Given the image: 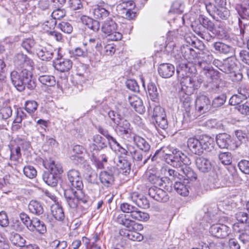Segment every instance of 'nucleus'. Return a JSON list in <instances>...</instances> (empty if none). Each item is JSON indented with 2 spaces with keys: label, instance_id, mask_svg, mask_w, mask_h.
Instances as JSON below:
<instances>
[{
  "label": "nucleus",
  "instance_id": "f257e3e1",
  "mask_svg": "<svg viewBox=\"0 0 249 249\" xmlns=\"http://www.w3.org/2000/svg\"><path fill=\"white\" fill-rule=\"evenodd\" d=\"M196 65L202 69L204 74L208 78L210 92L212 93H219L221 92L222 88L220 86V73L214 70L206 61H198Z\"/></svg>",
  "mask_w": 249,
  "mask_h": 249
},
{
  "label": "nucleus",
  "instance_id": "f03ea898",
  "mask_svg": "<svg viewBox=\"0 0 249 249\" xmlns=\"http://www.w3.org/2000/svg\"><path fill=\"white\" fill-rule=\"evenodd\" d=\"M213 139L208 136H202L199 139L190 138L187 141V146L193 154L200 155L204 150H211L213 148Z\"/></svg>",
  "mask_w": 249,
  "mask_h": 249
},
{
  "label": "nucleus",
  "instance_id": "7ed1b4c3",
  "mask_svg": "<svg viewBox=\"0 0 249 249\" xmlns=\"http://www.w3.org/2000/svg\"><path fill=\"white\" fill-rule=\"evenodd\" d=\"M64 196L68 206L71 209H75L78 204L83 203L88 207L89 200L88 196H86L82 190L69 189L65 190Z\"/></svg>",
  "mask_w": 249,
  "mask_h": 249
},
{
  "label": "nucleus",
  "instance_id": "20e7f679",
  "mask_svg": "<svg viewBox=\"0 0 249 249\" xmlns=\"http://www.w3.org/2000/svg\"><path fill=\"white\" fill-rule=\"evenodd\" d=\"M242 79L243 74L241 70L237 67V65H234V81L236 80L237 82L236 85L237 93L234 92V97H235L236 102L238 103L246 99L249 96L246 85L242 81Z\"/></svg>",
  "mask_w": 249,
  "mask_h": 249
},
{
  "label": "nucleus",
  "instance_id": "39448f33",
  "mask_svg": "<svg viewBox=\"0 0 249 249\" xmlns=\"http://www.w3.org/2000/svg\"><path fill=\"white\" fill-rule=\"evenodd\" d=\"M118 25L112 18L109 17L102 23V32L112 41L121 39L122 35L117 31Z\"/></svg>",
  "mask_w": 249,
  "mask_h": 249
},
{
  "label": "nucleus",
  "instance_id": "423d86ee",
  "mask_svg": "<svg viewBox=\"0 0 249 249\" xmlns=\"http://www.w3.org/2000/svg\"><path fill=\"white\" fill-rule=\"evenodd\" d=\"M166 162L172 166L180 170L186 164H190L191 160L181 151L174 149L172 155L168 158H165Z\"/></svg>",
  "mask_w": 249,
  "mask_h": 249
},
{
  "label": "nucleus",
  "instance_id": "0eeeda50",
  "mask_svg": "<svg viewBox=\"0 0 249 249\" xmlns=\"http://www.w3.org/2000/svg\"><path fill=\"white\" fill-rule=\"evenodd\" d=\"M152 122L157 129H165L168 124L164 109L160 106H156L152 115Z\"/></svg>",
  "mask_w": 249,
  "mask_h": 249
},
{
  "label": "nucleus",
  "instance_id": "6e6552de",
  "mask_svg": "<svg viewBox=\"0 0 249 249\" xmlns=\"http://www.w3.org/2000/svg\"><path fill=\"white\" fill-rule=\"evenodd\" d=\"M202 83L201 79H194L190 76H186L180 79V90L179 92L192 95L195 89H197Z\"/></svg>",
  "mask_w": 249,
  "mask_h": 249
},
{
  "label": "nucleus",
  "instance_id": "1a4fd4ad",
  "mask_svg": "<svg viewBox=\"0 0 249 249\" xmlns=\"http://www.w3.org/2000/svg\"><path fill=\"white\" fill-rule=\"evenodd\" d=\"M206 8L209 14L217 21L227 19L230 15L229 10L225 7L218 8L211 3L206 4Z\"/></svg>",
  "mask_w": 249,
  "mask_h": 249
},
{
  "label": "nucleus",
  "instance_id": "9d476101",
  "mask_svg": "<svg viewBox=\"0 0 249 249\" xmlns=\"http://www.w3.org/2000/svg\"><path fill=\"white\" fill-rule=\"evenodd\" d=\"M191 96V95H187L182 92L179 93V99L185 110L184 116L187 117L190 121L193 120L196 118L195 115H193V99Z\"/></svg>",
  "mask_w": 249,
  "mask_h": 249
},
{
  "label": "nucleus",
  "instance_id": "9b49d317",
  "mask_svg": "<svg viewBox=\"0 0 249 249\" xmlns=\"http://www.w3.org/2000/svg\"><path fill=\"white\" fill-rule=\"evenodd\" d=\"M212 106L211 102L207 96L203 94L197 95L196 100V109L198 115L208 112Z\"/></svg>",
  "mask_w": 249,
  "mask_h": 249
},
{
  "label": "nucleus",
  "instance_id": "f8f14e48",
  "mask_svg": "<svg viewBox=\"0 0 249 249\" xmlns=\"http://www.w3.org/2000/svg\"><path fill=\"white\" fill-rule=\"evenodd\" d=\"M67 178L70 183V189L82 190L83 184L79 171L75 169L70 170L67 172Z\"/></svg>",
  "mask_w": 249,
  "mask_h": 249
},
{
  "label": "nucleus",
  "instance_id": "ddd939ff",
  "mask_svg": "<svg viewBox=\"0 0 249 249\" xmlns=\"http://www.w3.org/2000/svg\"><path fill=\"white\" fill-rule=\"evenodd\" d=\"M149 196L155 200L160 202H166L169 199L168 194L163 189L157 186H153L149 189Z\"/></svg>",
  "mask_w": 249,
  "mask_h": 249
},
{
  "label": "nucleus",
  "instance_id": "4468645a",
  "mask_svg": "<svg viewBox=\"0 0 249 249\" xmlns=\"http://www.w3.org/2000/svg\"><path fill=\"white\" fill-rule=\"evenodd\" d=\"M14 63L15 66L18 69H23L28 67L32 69L34 65L33 61L22 53H18L15 56Z\"/></svg>",
  "mask_w": 249,
  "mask_h": 249
},
{
  "label": "nucleus",
  "instance_id": "2eb2a0df",
  "mask_svg": "<svg viewBox=\"0 0 249 249\" xmlns=\"http://www.w3.org/2000/svg\"><path fill=\"white\" fill-rule=\"evenodd\" d=\"M55 69L60 72L68 71L72 68V62L71 60L58 56L53 61Z\"/></svg>",
  "mask_w": 249,
  "mask_h": 249
},
{
  "label": "nucleus",
  "instance_id": "dca6fc26",
  "mask_svg": "<svg viewBox=\"0 0 249 249\" xmlns=\"http://www.w3.org/2000/svg\"><path fill=\"white\" fill-rule=\"evenodd\" d=\"M128 145L129 147V153L130 154V157L133 160L140 162L143 159L142 165H144L149 159L150 156H146L145 153L146 152L137 149L134 145L131 144H128Z\"/></svg>",
  "mask_w": 249,
  "mask_h": 249
},
{
  "label": "nucleus",
  "instance_id": "f3484780",
  "mask_svg": "<svg viewBox=\"0 0 249 249\" xmlns=\"http://www.w3.org/2000/svg\"><path fill=\"white\" fill-rule=\"evenodd\" d=\"M229 227L224 224H216L212 225L210 229V232L217 238H224L229 234Z\"/></svg>",
  "mask_w": 249,
  "mask_h": 249
},
{
  "label": "nucleus",
  "instance_id": "a211bd4d",
  "mask_svg": "<svg viewBox=\"0 0 249 249\" xmlns=\"http://www.w3.org/2000/svg\"><path fill=\"white\" fill-rule=\"evenodd\" d=\"M115 131L121 136L130 135L132 129L129 123L124 118H122L115 124Z\"/></svg>",
  "mask_w": 249,
  "mask_h": 249
},
{
  "label": "nucleus",
  "instance_id": "6ab92c4d",
  "mask_svg": "<svg viewBox=\"0 0 249 249\" xmlns=\"http://www.w3.org/2000/svg\"><path fill=\"white\" fill-rule=\"evenodd\" d=\"M55 50L50 46L43 47L36 50V54L38 58L43 61H49L53 56Z\"/></svg>",
  "mask_w": 249,
  "mask_h": 249
},
{
  "label": "nucleus",
  "instance_id": "aec40b11",
  "mask_svg": "<svg viewBox=\"0 0 249 249\" xmlns=\"http://www.w3.org/2000/svg\"><path fill=\"white\" fill-rule=\"evenodd\" d=\"M196 165L197 169L202 173H208L212 168L211 162L203 157H197L196 159Z\"/></svg>",
  "mask_w": 249,
  "mask_h": 249
},
{
  "label": "nucleus",
  "instance_id": "412c9836",
  "mask_svg": "<svg viewBox=\"0 0 249 249\" xmlns=\"http://www.w3.org/2000/svg\"><path fill=\"white\" fill-rule=\"evenodd\" d=\"M235 218L238 221L235 224V228L236 230L241 229L242 230L245 229L246 226L249 225V215L244 211H239L236 213Z\"/></svg>",
  "mask_w": 249,
  "mask_h": 249
},
{
  "label": "nucleus",
  "instance_id": "4be33fe9",
  "mask_svg": "<svg viewBox=\"0 0 249 249\" xmlns=\"http://www.w3.org/2000/svg\"><path fill=\"white\" fill-rule=\"evenodd\" d=\"M158 72L162 77L168 78L174 74L175 67L170 63H162L159 66Z\"/></svg>",
  "mask_w": 249,
  "mask_h": 249
},
{
  "label": "nucleus",
  "instance_id": "5701e85b",
  "mask_svg": "<svg viewBox=\"0 0 249 249\" xmlns=\"http://www.w3.org/2000/svg\"><path fill=\"white\" fill-rule=\"evenodd\" d=\"M128 101L130 105L134 110L140 114L144 112L145 108L143 106L142 100L137 96L133 95L128 98Z\"/></svg>",
  "mask_w": 249,
  "mask_h": 249
},
{
  "label": "nucleus",
  "instance_id": "b1692460",
  "mask_svg": "<svg viewBox=\"0 0 249 249\" xmlns=\"http://www.w3.org/2000/svg\"><path fill=\"white\" fill-rule=\"evenodd\" d=\"M100 5H97L93 11L94 17L99 19H104L108 17L110 15V12L105 7L106 5L104 1L100 2Z\"/></svg>",
  "mask_w": 249,
  "mask_h": 249
},
{
  "label": "nucleus",
  "instance_id": "393cba45",
  "mask_svg": "<svg viewBox=\"0 0 249 249\" xmlns=\"http://www.w3.org/2000/svg\"><path fill=\"white\" fill-rule=\"evenodd\" d=\"M133 141L134 144L140 150L147 152L150 149V145L149 142L144 138L136 134L133 136Z\"/></svg>",
  "mask_w": 249,
  "mask_h": 249
},
{
  "label": "nucleus",
  "instance_id": "a878e982",
  "mask_svg": "<svg viewBox=\"0 0 249 249\" xmlns=\"http://www.w3.org/2000/svg\"><path fill=\"white\" fill-rule=\"evenodd\" d=\"M31 231H36L40 234H44L46 231V227L43 221H40L36 217L33 218L32 224L28 229Z\"/></svg>",
  "mask_w": 249,
  "mask_h": 249
},
{
  "label": "nucleus",
  "instance_id": "bb28decb",
  "mask_svg": "<svg viewBox=\"0 0 249 249\" xmlns=\"http://www.w3.org/2000/svg\"><path fill=\"white\" fill-rule=\"evenodd\" d=\"M10 76L12 82L17 89L20 91L24 90V83L19 74L17 71H14L11 72Z\"/></svg>",
  "mask_w": 249,
  "mask_h": 249
},
{
  "label": "nucleus",
  "instance_id": "cd10ccee",
  "mask_svg": "<svg viewBox=\"0 0 249 249\" xmlns=\"http://www.w3.org/2000/svg\"><path fill=\"white\" fill-rule=\"evenodd\" d=\"M189 164H186L180 170L182 173L181 175L182 178H184V180L195 181L197 178V176L196 173L189 166Z\"/></svg>",
  "mask_w": 249,
  "mask_h": 249
},
{
  "label": "nucleus",
  "instance_id": "c85d7f7f",
  "mask_svg": "<svg viewBox=\"0 0 249 249\" xmlns=\"http://www.w3.org/2000/svg\"><path fill=\"white\" fill-rule=\"evenodd\" d=\"M81 19L82 23L93 31H98L100 28L99 22L87 16H83Z\"/></svg>",
  "mask_w": 249,
  "mask_h": 249
},
{
  "label": "nucleus",
  "instance_id": "c756f323",
  "mask_svg": "<svg viewBox=\"0 0 249 249\" xmlns=\"http://www.w3.org/2000/svg\"><path fill=\"white\" fill-rule=\"evenodd\" d=\"M192 28L197 35L204 39L209 40L211 39V36L208 33L204 31L205 29L203 28V25L200 22L199 23L196 22L193 23Z\"/></svg>",
  "mask_w": 249,
  "mask_h": 249
},
{
  "label": "nucleus",
  "instance_id": "7c9ffc66",
  "mask_svg": "<svg viewBox=\"0 0 249 249\" xmlns=\"http://www.w3.org/2000/svg\"><path fill=\"white\" fill-rule=\"evenodd\" d=\"M101 182L107 187H110L114 181L113 174L111 172L107 171H103L101 172L99 176Z\"/></svg>",
  "mask_w": 249,
  "mask_h": 249
},
{
  "label": "nucleus",
  "instance_id": "2f4dec72",
  "mask_svg": "<svg viewBox=\"0 0 249 249\" xmlns=\"http://www.w3.org/2000/svg\"><path fill=\"white\" fill-rule=\"evenodd\" d=\"M230 138L227 133L219 134L216 137V143L220 148H227L231 142Z\"/></svg>",
  "mask_w": 249,
  "mask_h": 249
},
{
  "label": "nucleus",
  "instance_id": "473e14b6",
  "mask_svg": "<svg viewBox=\"0 0 249 249\" xmlns=\"http://www.w3.org/2000/svg\"><path fill=\"white\" fill-rule=\"evenodd\" d=\"M219 159L223 164L230 166V167L228 168V170L232 172L233 170V166L232 164V154L229 152L221 153L219 155Z\"/></svg>",
  "mask_w": 249,
  "mask_h": 249
},
{
  "label": "nucleus",
  "instance_id": "72a5a7b5",
  "mask_svg": "<svg viewBox=\"0 0 249 249\" xmlns=\"http://www.w3.org/2000/svg\"><path fill=\"white\" fill-rule=\"evenodd\" d=\"M234 224V236H237L243 243L249 241V225L246 226L245 229L242 230L241 229L236 230Z\"/></svg>",
  "mask_w": 249,
  "mask_h": 249
},
{
  "label": "nucleus",
  "instance_id": "f704fd0d",
  "mask_svg": "<svg viewBox=\"0 0 249 249\" xmlns=\"http://www.w3.org/2000/svg\"><path fill=\"white\" fill-rule=\"evenodd\" d=\"M51 213L54 218L58 221H62L65 217L62 207L58 203L51 206Z\"/></svg>",
  "mask_w": 249,
  "mask_h": 249
},
{
  "label": "nucleus",
  "instance_id": "c9c22d12",
  "mask_svg": "<svg viewBox=\"0 0 249 249\" xmlns=\"http://www.w3.org/2000/svg\"><path fill=\"white\" fill-rule=\"evenodd\" d=\"M28 208L31 213L37 215H40L44 212L42 205L36 200H31L29 204Z\"/></svg>",
  "mask_w": 249,
  "mask_h": 249
},
{
  "label": "nucleus",
  "instance_id": "e433bc0d",
  "mask_svg": "<svg viewBox=\"0 0 249 249\" xmlns=\"http://www.w3.org/2000/svg\"><path fill=\"white\" fill-rule=\"evenodd\" d=\"M42 178L44 182L48 185L52 187H55L57 184L58 179L59 177L51 174L49 172H46L43 174Z\"/></svg>",
  "mask_w": 249,
  "mask_h": 249
},
{
  "label": "nucleus",
  "instance_id": "4c0bfd02",
  "mask_svg": "<svg viewBox=\"0 0 249 249\" xmlns=\"http://www.w3.org/2000/svg\"><path fill=\"white\" fill-rule=\"evenodd\" d=\"M177 72L179 78H182L188 76L190 72V68L186 61L178 63L177 67Z\"/></svg>",
  "mask_w": 249,
  "mask_h": 249
},
{
  "label": "nucleus",
  "instance_id": "58836bf2",
  "mask_svg": "<svg viewBox=\"0 0 249 249\" xmlns=\"http://www.w3.org/2000/svg\"><path fill=\"white\" fill-rule=\"evenodd\" d=\"M38 79L42 85L48 87L53 86L56 83L55 77L51 75L39 74Z\"/></svg>",
  "mask_w": 249,
  "mask_h": 249
},
{
  "label": "nucleus",
  "instance_id": "ea45409f",
  "mask_svg": "<svg viewBox=\"0 0 249 249\" xmlns=\"http://www.w3.org/2000/svg\"><path fill=\"white\" fill-rule=\"evenodd\" d=\"M49 173L59 177L63 170L61 164L58 162H55L54 160H50L48 165Z\"/></svg>",
  "mask_w": 249,
  "mask_h": 249
},
{
  "label": "nucleus",
  "instance_id": "a19ab883",
  "mask_svg": "<svg viewBox=\"0 0 249 249\" xmlns=\"http://www.w3.org/2000/svg\"><path fill=\"white\" fill-rule=\"evenodd\" d=\"M199 21L203 25V28L206 29L210 32H213L215 29V25L213 22L204 15H200L199 17Z\"/></svg>",
  "mask_w": 249,
  "mask_h": 249
},
{
  "label": "nucleus",
  "instance_id": "79ce46f5",
  "mask_svg": "<svg viewBox=\"0 0 249 249\" xmlns=\"http://www.w3.org/2000/svg\"><path fill=\"white\" fill-rule=\"evenodd\" d=\"M118 147V151L120 152V155L118 156L117 160L118 161H128V158L130 157V154L129 153V145L127 144L126 146V148L123 147L120 144Z\"/></svg>",
  "mask_w": 249,
  "mask_h": 249
},
{
  "label": "nucleus",
  "instance_id": "37998d69",
  "mask_svg": "<svg viewBox=\"0 0 249 249\" xmlns=\"http://www.w3.org/2000/svg\"><path fill=\"white\" fill-rule=\"evenodd\" d=\"M147 90L150 99L153 101L157 102L159 99V93L155 83H149L147 86Z\"/></svg>",
  "mask_w": 249,
  "mask_h": 249
},
{
  "label": "nucleus",
  "instance_id": "c03bdc74",
  "mask_svg": "<svg viewBox=\"0 0 249 249\" xmlns=\"http://www.w3.org/2000/svg\"><path fill=\"white\" fill-rule=\"evenodd\" d=\"M234 145L237 148L239 147L247 138V134L241 130H237L234 132Z\"/></svg>",
  "mask_w": 249,
  "mask_h": 249
},
{
  "label": "nucleus",
  "instance_id": "a18cd8bd",
  "mask_svg": "<svg viewBox=\"0 0 249 249\" xmlns=\"http://www.w3.org/2000/svg\"><path fill=\"white\" fill-rule=\"evenodd\" d=\"M148 213L139 210L137 208L135 211L131 214V218L134 220L140 221H147L149 219Z\"/></svg>",
  "mask_w": 249,
  "mask_h": 249
},
{
  "label": "nucleus",
  "instance_id": "49530a36",
  "mask_svg": "<svg viewBox=\"0 0 249 249\" xmlns=\"http://www.w3.org/2000/svg\"><path fill=\"white\" fill-rule=\"evenodd\" d=\"M9 148L10 151V160L14 161L17 160L21 156V151L19 150V147L12 143L9 145Z\"/></svg>",
  "mask_w": 249,
  "mask_h": 249
},
{
  "label": "nucleus",
  "instance_id": "de8ad7c7",
  "mask_svg": "<svg viewBox=\"0 0 249 249\" xmlns=\"http://www.w3.org/2000/svg\"><path fill=\"white\" fill-rule=\"evenodd\" d=\"M10 240L13 244L21 247H23L26 242V240L18 233L12 234Z\"/></svg>",
  "mask_w": 249,
  "mask_h": 249
},
{
  "label": "nucleus",
  "instance_id": "09e8293b",
  "mask_svg": "<svg viewBox=\"0 0 249 249\" xmlns=\"http://www.w3.org/2000/svg\"><path fill=\"white\" fill-rule=\"evenodd\" d=\"M174 189L181 196H186L189 194V191L186 186L181 182L176 181L174 184Z\"/></svg>",
  "mask_w": 249,
  "mask_h": 249
},
{
  "label": "nucleus",
  "instance_id": "8fccbe9b",
  "mask_svg": "<svg viewBox=\"0 0 249 249\" xmlns=\"http://www.w3.org/2000/svg\"><path fill=\"white\" fill-rule=\"evenodd\" d=\"M243 101V100H242V102ZM234 102L236 104V105H234V112H238L245 115H249V107L248 105H239L241 101L238 103L236 102L235 97H234Z\"/></svg>",
  "mask_w": 249,
  "mask_h": 249
},
{
  "label": "nucleus",
  "instance_id": "3c124183",
  "mask_svg": "<svg viewBox=\"0 0 249 249\" xmlns=\"http://www.w3.org/2000/svg\"><path fill=\"white\" fill-rule=\"evenodd\" d=\"M246 6L243 7L242 5L236 7L238 15L243 18H249V2L246 0L245 2Z\"/></svg>",
  "mask_w": 249,
  "mask_h": 249
},
{
  "label": "nucleus",
  "instance_id": "603ef678",
  "mask_svg": "<svg viewBox=\"0 0 249 249\" xmlns=\"http://www.w3.org/2000/svg\"><path fill=\"white\" fill-rule=\"evenodd\" d=\"M13 143L17 145V146L19 147L20 151L21 149L23 150H28L30 146V143L29 142L20 138H16Z\"/></svg>",
  "mask_w": 249,
  "mask_h": 249
},
{
  "label": "nucleus",
  "instance_id": "864d4df0",
  "mask_svg": "<svg viewBox=\"0 0 249 249\" xmlns=\"http://www.w3.org/2000/svg\"><path fill=\"white\" fill-rule=\"evenodd\" d=\"M35 44L36 43L35 40L33 39L30 38L24 39L22 42V47L30 54L34 53V52L32 49L34 47Z\"/></svg>",
  "mask_w": 249,
  "mask_h": 249
},
{
  "label": "nucleus",
  "instance_id": "5fc2aeb1",
  "mask_svg": "<svg viewBox=\"0 0 249 249\" xmlns=\"http://www.w3.org/2000/svg\"><path fill=\"white\" fill-rule=\"evenodd\" d=\"M97 129L98 132L107 139L109 143L110 142V141H111L117 146H119V143L117 142L114 137L109 134L108 131L107 129L103 128L101 126H99L97 127Z\"/></svg>",
  "mask_w": 249,
  "mask_h": 249
},
{
  "label": "nucleus",
  "instance_id": "6e6d98bb",
  "mask_svg": "<svg viewBox=\"0 0 249 249\" xmlns=\"http://www.w3.org/2000/svg\"><path fill=\"white\" fill-rule=\"evenodd\" d=\"M124 234H126V236L129 239L132 241H141L143 238L142 234L133 230L127 231Z\"/></svg>",
  "mask_w": 249,
  "mask_h": 249
},
{
  "label": "nucleus",
  "instance_id": "4d7b16f0",
  "mask_svg": "<svg viewBox=\"0 0 249 249\" xmlns=\"http://www.w3.org/2000/svg\"><path fill=\"white\" fill-rule=\"evenodd\" d=\"M23 172L25 176L29 178H34L37 175L36 169L31 165H27L23 168Z\"/></svg>",
  "mask_w": 249,
  "mask_h": 249
},
{
  "label": "nucleus",
  "instance_id": "13d9d810",
  "mask_svg": "<svg viewBox=\"0 0 249 249\" xmlns=\"http://www.w3.org/2000/svg\"><path fill=\"white\" fill-rule=\"evenodd\" d=\"M92 141L93 142L98 146V148H100L101 150L107 146L105 139L99 134L93 136Z\"/></svg>",
  "mask_w": 249,
  "mask_h": 249
},
{
  "label": "nucleus",
  "instance_id": "bf43d9fd",
  "mask_svg": "<svg viewBox=\"0 0 249 249\" xmlns=\"http://www.w3.org/2000/svg\"><path fill=\"white\" fill-rule=\"evenodd\" d=\"M213 47L215 50L224 53H228L231 49V48L229 46L220 42L214 43Z\"/></svg>",
  "mask_w": 249,
  "mask_h": 249
},
{
  "label": "nucleus",
  "instance_id": "052dcab7",
  "mask_svg": "<svg viewBox=\"0 0 249 249\" xmlns=\"http://www.w3.org/2000/svg\"><path fill=\"white\" fill-rule=\"evenodd\" d=\"M38 104L34 100L27 101L25 103V109L29 113H34L37 108Z\"/></svg>",
  "mask_w": 249,
  "mask_h": 249
},
{
  "label": "nucleus",
  "instance_id": "680f3d73",
  "mask_svg": "<svg viewBox=\"0 0 249 249\" xmlns=\"http://www.w3.org/2000/svg\"><path fill=\"white\" fill-rule=\"evenodd\" d=\"M117 166L122 170L123 173L125 175L129 174L131 170V163L128 161H118Z\"/></svg>",
  "mask_w": 249,
  "mask_h": 249
},
{
  "label": "nucleus",
  "instance_id": "e2e57ef3",
  "mask_svg": "<svg viewBox=\"0 0 249 249\" xmlns=\"http://www.w3.org/2000/svg\"><path fill=\"white\" fill-rule=\"evenodd\" d=\"M120 209L124 213H129L130 216L131 217V214L135 211L137 208L128 203L125 202L120 205Z\"/></svg>",
  "mask_w": 249,
  "mask_h": 249
},
{
  "label": "nucleus",
  "instance_id": "0e129e2a",
  "mask_svg": "<svg viewBox=\"0 0 249 249\" xmlns=\"http://www.w3.org/2000/svg\"><path fill=\"white\" fill-rule=\"evenodd\" d=\"M66 12L64 9L58 8L53 11L51 16L53 20H59L66 16Z\"/></svg>",
  "mask_w": 249,
  "mask_h": 249
},
{
  "label": "nucleus",
  "instance_id": "69168bd1",
  "mask_svg": "<svg viewBox=\"0 0 249 249\" xmlns=\"http://www.w3.org/2000/svg\"><path fill=\"white\" fill-rule=\"evenodd\" d=\"M12 114V108L9 106H5L0 109V118L2 119L9 118Z\"/></svg>",
  "mask_w": 249,
  "mask_h": 249
},
{
  "label": "nucleus",
  "instance_id": "338daca9",
  "mask_svg": "<svg viewBox=\"0 0 249 249\" xmlns=\"http://www.w3.org/2000/svg\"><path fill=\"white\" fill-rule=\"evenodd\" d=\"M88 71V67L85 64H79L76 67V74L80 76L86 77Z\"/></svg>",
  "mask_w": 249,
  "mask_h": 249
},
{
  "label": "nucleus",
  "instance_id": "774afa93",
  "mask_svg": "<svg viewBox=\"0 0 249 249\" xmlns=\"http://www.w3.org/2000/svg\"><path fill=\"white\" fill-rule=\"evenodd\" d=\"M238 166L241 172L249 174V161L242 160L238 163Z\"/></svg>",
  "mask_w": 249,
  "mask_h": 249
}]
</instances>
